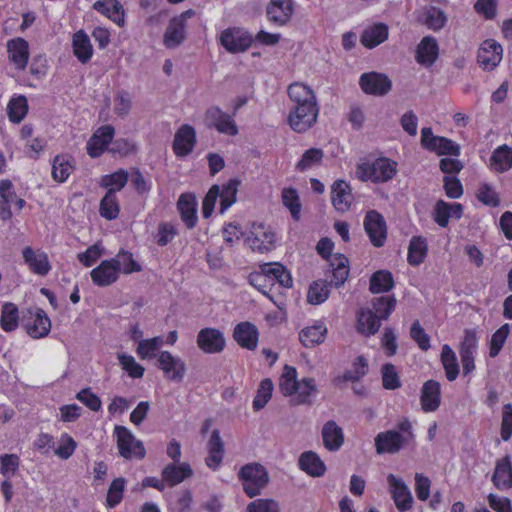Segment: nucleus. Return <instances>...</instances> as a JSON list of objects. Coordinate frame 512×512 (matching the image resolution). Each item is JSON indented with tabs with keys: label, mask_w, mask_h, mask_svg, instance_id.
Masks as SVG:
<instances>
[{
	"label": "nucleus",
	"mask_w": 512,
	"mask_h": 512,
	"mask_svg": "<svg viewBox=\"0 0 512 512\" xmlns=\"http://www.w3.org/2000/svg\"><path fill=\"white\" fill-rule=\"evenodd\" d=\"M381 319L370 309H362L358 313L357 329L367 336L374 335L381 326Z\"/></svg>",
	"instance_id": "nucleus-39"
},
{
	"label": "nucleus",
	"mask_w": 512,
	"mask_h": 512,
	"mask_svg": "<svg viewBox=\"0 0 512 512\" xmlns=\"http://www.w3.org/2000/svg\"><path fill=\"white\" fill-rule=\"evenodd\" d=\"M162 344L160 337H154L147 340H140L137 347V354L141 359H151L155 357L157 350Z\"/></svg>",
	"instance_id": "nucleus-62"
},
{
	"label": "nucleus",
	"mask_w": 512,
	"mask_h": 512,
	"mask_svg": "<svg viewBox=\"0 0 512 512\" xmlns=\"http://www.w3.org/2000/svg\"><path fill=\"white\" fill-rule=\"evenodd\" d=\"M326 334L327 327L324 325V323L317 322L312 326L304 328L300 332L299 338L305 347H314L324 341Z\"/></svg>",
	"instance_id": "nucleus-38"
},
{
	"label": "nucleus",
	"mask_w": 512,
	"mask_h": 512,
	"mask_svg": "<svg viewBox=\"0 0 512 512\" xmlns=\"http://www.w3.org/2000/svg\"><path fill=\"white\" fill-rule=\"evenodd\" d=\"M158 367L161 369L165 377L174 382H181L185 376L186 365L185 362L173 356L168 351L160 352L158 356Z\"/></svg>",
	"instance_id": "nucleus-13"
},
{
	"label": "nucleus",
	"mask_w": 512,
	"mask_h": 512,
	"mask_svg": "<svg viewBox=\"0 0 512 512\" xmlns=\"http://www.w3.org/2000/svg\"><path fill=\"white\" fill-rule=\"evenodd\" d=\"M177 209L185 226L188 229H193L198 222L195 196L190 193L181 194L177 201Z\"/></svg>",
	"instance_id": "nucleus-24"
},
{
	"label": "nucleus",
	"mask_w": 512,
	"mask_h": 512,
	"mask_svg": "<svg viewBox=\"0 0 512 512\" xmlns=\"http://www.w3.org/2000/svg\"><path fill=\"white\" fill-rule=\"evenodd\" d=\"M192 474V468L186 462L168 464L163 468L161 473L163 480L171 487L190 478Z\"/></svg>",
	"instance_id": "nucleus-28"
},
{
	"label": "nucleus",
	"mask_w": 512,
	"mask_h": 512,
	"mask_svg": "<svg viewBox=\"0 0 512 512\" xmlns=\"http://www.w3.org/2000/svg\"><path fill=\"white\" fill-rule=\"evenodd\" d=\"M251 235L245 240L249 248L259 253L269 252L274 248L275 234L265 230L263 224H253Z\"/></svg>",
	"instance_id": "nucleus-15"
},
{
	"label": "nucleus",
	"mask_w": 512,
	"mask_h": 512,
	"mask_svg": "<svg viewBox=\"0 0 512 512\" xmlns=\"http://www.w3.org/2000/svg\"><path fill=\"white\" fill-rule=\"evenodd\" d=\"M25 263L29 266L30 270L41 276L49 273L51 266L48 256L43 251H34L31 247H25L22 251Z\"/></svg>",
	"instance_id": "nucleus-25"
},
{
	"label": "nucleus",
	"mask_w": 512,
	"mask_h": 512,
	"mask_svg": "<svg viewBox=\"0 0 512 512\" xmlns=\"http://www.w3.org/2000/svg\"><path fill=\"white\" fill-rule=\"evenodd\" d=\"M117 358L119 360L122 369L128 373L131 378H142L144 375V367L136 362L135 358L131 355L124 353H118Z\"/></svg>",
	"instance_id": "nucleus-61"
},
{
	"label": "nucleus",
	"mask_w": 512,
	"mask_h": 512,
	"mask_svg": "<svg viewBox=\"0 0 512 512\" xmlns=\"http://www.w3.org/2000/svg\"><path fill=\"white\" fill-rule=\"evenodd\" d=\"M222 46L231 53L246 51L253 42L252 35L239 28H228L221 33Z\"/></svg>",
	"instance_id": "nucleus-12"
},
{
	"label": "nucleus",
	"mask_w": 512,
	"mask_h": 512,
	"mask_svg": "<svg viewBox=\"0 0 512 512\" xmlns=\"http://www.w3.org/2000/svg\"><path fill=\"white\" fill-rule=\"evenodd\" d=\"M292 0H270L266 7V16L276 26L286 25L293 14Z\"/></svg>",
	"instance_id": "nucleus-20"
},
{
	"label": "nucleus",
	"mask_w": 512,
	"mask_h": 512,
	"mask_svg": "<svg viewBox=\"0 0 512 512\" xmlns=\"http://www.w3.org/2000/svg\"><path fill=\"white\" fill-rule=\"evenodd\" d=\"M394 285L392 274L388 271H377L370 278V291L372 293L387 292Z\"/></svg>",
	"instance_id": "nucleus-50"
},
{
	"label": "nucleus",
	"mask_w": 512,
	"mask_h": 512,
	"mask_svg": "<svg viewBox=\"0 0 512 512\" xmlns=\"http://www.w3.org/2000/svg\"><path fill=\"white\" fill-rule=\"evenodd\" d=\"M414 439L412 423L404 419L394 429L380 432L374 442L378 454H396Z\"/></svg>",
	"instance_id": "nucleus-2"
},
{
	"label": "nucleus",
	"mask_w": 512,
	"mask_h": 512,
	"mask_svg": "<svg viewBox=\"0 0 512 512\" xmlns=\"http://www.w3.org/2000/svg\"><path fill=\"white\" fill-rule=\"evenodd\" d=\"M429 151L436 152L439 155L459 156L460 146L451 139L439 136L437 139H432V146Z\"/></svg>",
	"instance_id": "nucleus-54"
},
{
	"label": "nucleus",
	"mask_w": 512,
	"mask_h": 512,
	"mask_svg": "<svg viewBox=\"0 0 512 512\" xmlns=\"http://www.w3.org/2000/svg\"><path fill=\"white\" fill-rule=\"evenodd\" d=\"M491 167L497 172H504L512 167V149L507 145L499 146L490 158Z\"/></svg>",
	"instance_id": "nucleus-45"
},
{
	"label": "nucleus",
	"mask_w": 512,
	"mask_h": 512,
	"mask_svg": "<svg viewBox=\"0 0 512 512\" xmlns=\"http://www.w3.org/2000/svg\"><path fill=\"white\" fill-rule=\"evenodd\" d=\"M321 435L323 445L329 451H338L344 443L343 429L334 420L323 425Z\"/></svg>",
	"instance_id": "nucleus-26"
},
{
	"label": "nucleus",
	"mask_w": 512,
	"mask_h": 512,
	"mask_svg": "<svg viewBox=\"0 0 512 512\" xmlns=\"http://www.w3.org/2000/svg\"><path fill=\"white\" fill-rule=\"evenodd\" d=\"M332 278L328 280L314 281L308 290L307 300L313 305L325 302L330 294L332 286L339 288L346 282L349 276V260L343 254H335L330 264Z\"/></svg>",
	"instance_id": "nucleus-1"
},
{
	"label": "nucleus",
	"mask_w": 512,
	"mask_h": 512,
	"mask_svg": "<svg viewBox=\"0 0 512 512\" xmlns=\"http://www.w3.org/2000/svg\"><path fill=\"white\" fill-rule=\"evenodd\" d=\"M21 323L34 339L47 336L51 330V321L46 312L40 308H29L23 311Z\"/></svg>",
	"instance_id": "nucleus-5"
},
{
	"label": "nucleus",
	"mask_w": 512,
	"mask_h": 512,
	"mask_svg": "<svg viewBox=\"0 0 512 512\" xmlns=\"http://www.w3.org/2000/svg\"><path fill=\"white\" fill-rule=\"evenodd\" d=\"M72 162L69 155H57L52 163V178L58 183L65 182L74 168Z\"/></svg>",
	"instance_id": "nucleus-42"
},
{
	"label": "nucleus",
	"mask_w": 512,
	"mask_h": 512,
	"mask_svg": "<svg viewBox=\"0 0 512 512\" xmlns=\"http://www.w3.org/2000/svg\"><path fill=\"white\" fill-rule=\"evenodd\" d=\"M373 312L381 320H387L390 314L395 310L396 299L394 296H380L372 300Z\"/></svg>",
	"instance_id": "nucleus-51"
},
{
	"label": "nucleus",
	"mask_w": 512,
	"mask_h": 512,
	"mask_svg": "<svg viewBox=\"0 0 512 512\" xmlns=\"http://www.w3.org/2000/svg\"><path fill=\"white\" fill-rule=\"evenodd\" d=\"M439 47L432 36H425L417 46L416 61L425 66H431L438 58Z\"/></svg>",
	"instance_id": "nucleus-30"
},
{
	"label": "nucleus",
	"mask_w": 512,
	"mask_h": 512,
	"mask_svg": "<svg viewBox=\"0 0 512 512\" xmlns=\"http://www.w3.org/2000/svg\"><path fill=\"white\" fill-rule=\"evenodd\" d=\"M318 113L319 108L317 103L294 106L289 113V125L298 133L305 132L316 122Z\"/></svg>",
	"instance_id": "nucleus-8"
},
{
	"label": "nucleus",
	"mask_w": 512,
	"mask_h": 512,
	"mask_svg": "<svg viewBox=\"0 0 512 512\" xmlns=\"http://www.w3.org/2000/svg\"><path fill=\"white\" fill-rule=\"evenodd\" d=\"M129 179L128 171L124 169H118L112 174L105 175L102 177L101 186L104 188H113L117 191H120L125 187Z\"/></svg>",
	"instance_id": "nucleus-58"
},
{
	"label": "nucleus",
	"mask_w": 512,
	"mask_h": 512,
	"mask_svg": "<svg viewBox=\"0 0 512 512\" xmlns=\"http://www.w3.org/2000/svg\"><path fill=\"white\" fill-rule=\"evenodd\" d=\"M195 143V129L188 124H184L175 133L173 150L177 156L184 157L192 152Z\"/></svg>",
	"instance_id": "nucleus-22"
},
{
	"label": "nucleus",
	"mask_w": 512,
	"mask_h": 512,
	"mask_svg": "<svg viewBox=\"0 0 512 512\" xmlns=\"http://www.w3.org/2000/svg\"><path fill=\"white\" fill-rule=\"evenodd\" d=\"M178 234L177 227L171 222H160L154 240L157 245L164 247L172 242Z\"/></svg>",
	"instance_id": "nucleus-56"
},
{
	"label": "nucleus",
	"mask_w": 512,
	"mask_h": 512,
	"mask_svg": "<svg viewBox=\"0 0 512 512\" xmlns=\"http://www.w3.org/2000/svg\"><path fill=\"white\" fill-rule=\"evenodd\" d=\"M299 468L312 477H321L326 472V466L313 451L303 452L298 460Z\"/></svg>",
	"instance_id": "nucleus-34"
},
{
	"label": "nucleus",
	"mask_w": 512,
	"mask_h": 512,
	"mask_svg": "<svg viewBox=\"0 0 512 512\" xmlns=\"http://www.w3.org/2000/svg\"><path fill=\"white\" fill-rule=\"evenodd\" d=\"M239 184L240 182L237 179H230L225 185H223L222 190L219 189L221 214L236 202Z\"/></svg>",
	"instance_id": "nucleus-48"
},
{
	"label": "nucleus",
	"mask_w": 512,
	"mask_h": 512,
	"mask_svg": "<svg viewBox=\"0 0 512 512\" xmlns=\"http://www.w3.org/2000/svg\"><path fill=\"white\" fill-rule=\"evenodd\" d=\"M502 46L493 39L485 40L477 53V60L481 67L493 70L502 60Z\"/></svg>",
	"instance_id": "nucleus-17"
},
{
	"label": "nucleus",
	"mask_w": 512,
	"mask_h": 512,
	"mask_svg": "<svg viewBox=\"0 0 512 512\" xmlns=\"http://www.w3.org/2000/svg\"><path fill=\"white\" fill-rule=\"evenodd\" d=\"M273 383L269 378L263 379L258 387L257 394L253 400V409L259 411L265 407L271 399Z\"/></svg>",
	"instance_id": "nucleus-57"
},
{
	"label": "nucleus",
	"mask_w": 512,
	"mask_h": 512,
	"mask_svg": "<svg viewBox=\"0 0 512 512\" xmlns=\"http://www.w3.org/2000/svg\"><path fill=\"white\" fill-rule=\"evenodd\" d=\"M440 384L434 380H428L421 389V407L425 412H433L440 405Z\"/></svg>",
	"instance_id": "nucleus-32"
},
{
	"label": "nucleus",
	"mask_w": 512,
	"mask_h": 512,
	"mask_svg": "<svg viewBox=\"0 0 512 512\" xmlns=\"http://www.w3.org/2000/svg\"><path fill=\"white\" fill-rule=\"evenodd\" d=\"M93 7L96 11L108 16L118 25H122L124 23L123 7L117 0L97 1L94 3Z\"/></svg>",
	"instance_id": "nucleus-43"
},
{
	"label": "nucleus",
	"mask_w": 512,
	"mask_h": 512,
	"mask_svg": "<svg viewBox=\"0 0 512 512\" xmlns=\"http://www.w3.org/2000/svg\"><path fill=\"white\" fill-rule=\"evenodd\" d=\"M72 44L77 59L83 64L87 63L93 55V47L88 35L83 30L77 31L73 35Z\"/></svg>",
	"instance_id": "nucleus-37"
},
{
	"label": "nucleus",
	"mask_w": 512,
	"mask_h": 512,
	"mask_svg": "<svg viewBox=\"0 0 512 512\" xmlns=\"http://www.w3.org/2000/svg\"><path fill=\"white\" fill-rule=\"evenodd\" d=\"M299 381L297 380V371L294 367L285 365L280 379V390L283 395L290 396L296 393Z\"/></svg>",
	"instance_id": "nucleus-52"
},
{
	"label": "nucleus",
	"mask_w": 512,
	"mask_h": 512,
	"mask_svg": "<svg viewBox=\"0 0 512 512\" xmlns=\"http://www.w3.org/2000/svg\"><path fill=\"white\" fill-rule=\"evenodd\" d=\"M428 252V244L424 237L413 236L408 247V263L412 266L420 265Z\"/></svg>",
	"instance_id": "nucleus-41"
},
{
	"label": "nucleus",
	"mask_w": 512,
	"mask_h": 512,
	"mask_svg": "<svg viewBox=\"0 0 512 512\" xmlns=\"http://www.w3.org/2000/svg\"><path fill=\"white\" fill-rule=\"evenodd\" d=\"M441 362L447 379L449 381H454L459 375V365L455 352L447 344L442 347Z\"/></svg>",
	"instance_id": "nucleus-46"
},
{
	"label": "nucleus",
	"mask_w": 512,
	"mask_h": 512,
	"mask_svg": "<svg viewBox=\"0 0 512 512\" xmlns=\"http://www.w3.org/2000/svg\"><path fill=\"white\" fill-rule=\"evenodd\" d=\"M238 477L242 482L245 494L250 498L260 495L269 482L268 471L259 463L244 465L239 470Z\"/></svg>",
	"instance_id": "nucleus-3"
},
{
	"label": "nucleus",
	"mask_w": 512,
	"mask_h": 512,
	"mask_svg": "<svg viewBox=\"0 0 512 512\" xmlns=\"http://www.w3.org/2000/svg\"><path fill=\"white\" fill-rule=\"evenodd\" d=\"M388 35V26L384 23H376L363 30L360 42L364 47L372 49L386 41Z\"/></svg>",
	"instance_id": "nucleus-33"
},
{
	"label": "nucleus",
	"mask_w": 512,
	"mask_h": 512,
	"mask_svg": "<svg viewBox=\"0 0 512 512\" xmlns=\"http://www.w3.org/2000/svg\"><path fill=\"white\" fill-rule=\"evenodd\" d=\"M492 482L500 490L512 487V463L510 456L507 455L496 461Z\"/></svg>",
	"instance_id": "nucleus-31"
},
{
	"label": "nucleus",
	"mask_w": 512,
	"mask_h": 512,
	"mask_svg": "<svg viewBox=\"0 0 512 512\" xmlns=\"http://www.w3.org/2000/svg\"><path fill=\"white\" fill-rule=\"evenodd\" d=\"M119 210L116 189L110 188L100 201V215L107 220H113L118 217Z\"/></svg>",
	"instance_id": "nucleus-44"
},
{
	"label": "nucleus",
	"mask_w": 512,
	"mask_h": 512,
	"mask_svg": "<svg viewBox=\"0 0 512 512\" xmlns=\"http://www.w3.org/2000/svg\"><path fill=\"white\" fill-rule=\"evenodd\" d=\"M364 229L375 247L384 246L387 239V226L384 217L376 210H370L364 218Z\"/></svg>",
	"instance_id": "nucleus-9"
},
{
	"label": "nucleus",
	"mask_w": 512,
	"mask_h": 512,
	"mask_svg": "<svg viewBox=\"0 0 512 512\" xmlns=\"http://www.w3.org/2000/svg\"><path fill=\"white\" fill-rule=\"evenodd\" d=\"M397 172L396 163L388 158H378L372 163L358 165L356 174L362 181L383 183L391 180Z\"/></svg>",
	"instance_id": "nucleus-4"
},
{
	"label": "nucleus",
	"mask_w": 512,
	"mask_h": 512,
	"mask_svg": "<svg viewBox=\"0 0 512 512\" xmlns=\"http://www.w3.org/2000/svg\"><path fill=\"white\" fill-rule=\"evenodd\" d=\"M205 123L209 128H215L219 133L235 136L238 127L233 115L224 112L218 106H212L205 112Z\"/></svg>",
	"instance_id": "nucleus-10"
},
{
	"label": "nucleus",
	"mask_w": 512,
	"mask_h": 512,
	"mask_svg": "<svg viewBox=\"0 0 512 512\" xmlns=\"http://www.w3.org/2000/svg\"><path fill=\"white\" fill-rule=\"evenodd\" d=\"M296 393L298 404H310L311 398L317 393L315 380L313 378H303L299 381Z\"/></svg>",
	"instance_id": "nucleus-55"
},
{
	"label": "nucleus",
	"mask_w": 512,
	"mask_h": 512,
	"mask_svg": "<svg viewBox=\"0 0 512 512\" xmlns=\"http://www.w3.org/2000/svg\"><path fill=\"white\" fill-rule=\"evenodd\" d=\"M209 455L206 458V464L213 470H216L223 460L224 443L220 437L219 430L212 431L207 444Z\"/></svg>",
	"instance_id": "nucleus-35"
},
{
	"label": "nucleus",
	"mask_w": 512,
	"mask_h": 512,
	"mask_svg": "<svg viewBox=\"0 0 512 512\" xmlns=\"http://www.w3.org/2000/svg\"><path fill=\"white\" fill-rule=\"evenodd\" d=\"M119 275V261L115 259L103 260L99 266L90 272L93 283L105 287L117 281Z\"/></svg>",
	"instance_id": "nucleus-18"
},
{
	"label": "nucleus",
	"mask_w": 512,
	"mask_h": 512,
	"mask_svg": "<svg viewBox=\"0 0 512 512\" xmlns=\"http://www.w3.org/2000/svg\"><path fill=\"white\" fill-rule=\"evenodd\" d=\"M10 61L19 70H24L29 60L28 42L23 38L9 40L7 43Z\"/></svg>",
	"instance_id": "nucleus-29"
},
{
	"label": "nucleus",
	"mask_w": 512,
	"mask_h": 512,
	"mask_svg": "<svg viewBox=\"0 0 512 512\" xmlns=\"http://www.w3.org/2000/svg\"><path fill=\"white\" fill-rule=\"evenodd\" d=\"M477 348L476 333L472 330H466L459 350L464 375L470 374L475 369L474 358Z\"/></svg>",
	"instance_id": "nucleus-21"
},
{
	"label": "nucleus",
	"mask_w": 512,
	"mask_h": 512,
	"mask_svg": "<svg viewBox=\"0 0 512 512\" xmlns=\"http://www.w3.org/2000/svg\"><path fill=\"white\" fill-rule=\"evenodd\" d=\"M115 134L114 127L111 125L101 126L88 140L87 153L92 158L101 156L108 150Z\"/></svg>",
	"instance_id": "nucleus-14"
},
{
	"label": "nucleus",
	"mask_w": 512,
	"mask_h": 512,
	"mask_svg": "<svg viewBox=\"0 0 512 512\" xmlns=\"http://www.w3.org/2000/svg\"><path fill=\"white\" fill-rule=\"evenodd\" d=\"M387 482L391 489L392 498L395 502L397 509L400 512H405L412 507L413 497L408 486L403 480L397 478L393 474L387 476Z\"/></svg>",
	"instance_id": "nucleus-19"
},
{
	"label": "nucleus",
	"mask_w": 512,
	"mask_h": 512,
	"mask_svg": "<svg viewBox=\"0 0 512 512\" xmlns=\"http://www.w3.org/2000/svg\"><path fill=\"white\" fill-rule=\"evenodd\" d=\"M125 483L126 481L122 477L116 478L112 481L106 496L107 507L114 508L121 502L123 498Z\"/></svg>",
	"instance_id": "nucleus-60"
},
{
	"label": "nucleus",
	"mask_w": 512,
	"mask_h": 512,
	"mask_svg": "<svg viewBox=\"0 0 512 512\" xmlns=\"http://www.w3.org/2000/svg\"><path fill=\"white\" fill-rule=\"evenodd\" d=\"M283 205L290 211L291 217L298 221L301 213V202L295 188H284L281 193Z\"/></svg>",
	"instance_id": "nucleus-49"
},
{
	"label": "nucleus",
	"mask_w": 512,
	"mask_h": 512,
	"mask_svg": "<svg viewBox=\"0 0 512 512\" xmlns=\"http://www.w3.org/2000/svg\"><path fill=\"white\" fill-rule=\"evenodd\" d=\"M359 85L365 94L384 96L392 89V82L386 74L379 72L363 73Z\"/></svg>",
	"instance_id": "nucleus-11"
},
{
	"label": "nucleus",
	"mask_w": 512,
	"mask_h": 512,
	"mask_svg": "<svg viewBox=\"0 0 512 512\" xmlns=\"http://www.w3.org/2000/svg\"><path fill=\"white\" fill-rule=\"evenodd\" d=\"M288 96L294 106L316 104V96L313 90L303 83L295 82L288 87Z\"/></svg>",
	"instance_id": "nucleus-36"
},
{
	"label": "nucleus",
	"mask_w": 512,
	"mask_h": 512,
	"mask_svg": "<svg viewBox=\"0 0 512 512\" xmlns=\"http://www.w3.org/2000/svg\"><path fill=\"white\" fill-rule=\"evenodd\" d=\"M233 338L242 348L255 350L258 344L259 332L253 323L240 322L234 328Z\"/></svg>",
	"instance_id": "nucleus-23"
},
{
	"label": "nucleus",
	"mask_w": 512,
	"mask_h": 512,
	"mask_svg": "<svg viewBox=\"0 0 512 512\" xmlns=\"http://www.w3.org/2000/svg\"><path fill=\"white\" fill-rule=\"evenodd\" d=\"M197 345L205 353H220L225 347L224 334L216 328H203L197 335Z\"/></svg>",
	"instance_id": "nucleus-16"
},
{
	"label": "nucleus",
	"mask_w": 512,
	"mask_h": 512,
	"mask_svg": "<svg viewBox=\"0 0 512 512\" xmlns=\"http://www.w3.org/2000/svg\"><path fill=\"white\" fill-rule=\"evenodd\" d=\"M447 21L445 13L434 6H431L426 11L425 25L434 31L442 29Z\"/></svg>",
	"instance_id": "nucleus-63"
},
{
	"label": "nucleus",
	"mask_w": 512,
	"mask_h": 512,
	"mask_svg": "<svg viewBox=\"0 0 512 512\" xmlns=\"http://www.w3.org/2000/svg\"><path fill=\"white\" fill-rule=\"evenodd\" d=\"M18 308L13 303H5L1 312V327L6 332L15 330L18 326Z\"/></svg>",
	"instance_id": "nucleus-53"
},
{
	"label": "nucleus",
	"mask_w": 512,
	"mask_h": 512,
	"mask_svg": "<svg viewBox=\"0 0 512 512\" xmlns=\"http://www.w3.org/2000/svg\"><path fill=\"white\" fill-rule=\"evenodd\" d=\"M324 153L319 148H310L306 150L300 161L296 164V169L304 172L315 165H319L322 162Z\"/></svg>",
	"instance_id": "nucleus-59"
},
{
	"label": "nucleus",
	"mask_w": 512,
	"mask_h": 512,
	"mask_svg": "<svg viewBox=\"0 0 512 512\" xmlns=\"http://www.w3.org/2000/svg\"><path fill=\"white\" fill-rule=\"evenodd\" d=\"M353 196L350 186L344 180L334 182L331 187V201L339 212H346L352 204Z\"/></svg>",
	"instance_id": "nucleus-27"
},
{
	"label": "nucleus",
	"mask_w": 512,
	"mask_h": 512,
	"mask_svg": "<svg viewBox=\"0 0 512 512\" xmlns=\"http://www.w3.org/2000/svg\"><path fill=\"white\" fill-rule=\"evenodd\" d=\"M262 270L267 273L269 279H271L272 284L274 282L279 283L282 287L291 288L293 285V280L290 272L280 263H266L262 265Z\"/></svg>",
	"instance_id": "nucleus-40"
},
{
	"label": "nucleus",
	"mask_w": 512,
	"mask_h": 512,
	"mask_svg": "<svg viewBox=\"0 0 512 512\" xmlns=\"http://www.w3.org/2000/svg\"><path fill=\"white\" fill-rule=\"evenodd\" d=\"M114 435L117 438V447L120 455L125 459H143L146 451L142 441L137 440L133 433L125 426L116 425Z\"/></svg>",
	"instance_id": "nucleus-6"
},
{
	"label": "nucleus",
	"mask_w": 512,
	"mask_h": 512,
	"mask_svg": "<svg viewBox=\"0 0 512 512\" xmlns=\"http://www.w3.org/2000/svg\"><path fill=\"white\" fill-rule=\"evenodd\" d=\"M28 112V102L24 95H19L10 99L7 105L9 120L13 123H20Z\"/></svg>",
	"instance_id": "nucleus-47"
},
{
	"label": "nucleus",
	"mask_w": 512,
	"mask_h": 512,
	"mask_svg": "<svg viewBox=\"0 0 512 512\" xmlns=\"http://www.w3.org/2000/svg\"><path fill=\"white\" fill-rule=\"evenodd\" d=\"M195 15V11L188 9L180 15L173 17L163 35V43L166 48L173 49L181 45L185 38V29L188 19Z\"/></svg>",
	"instance_id": "nucleus-7"
},
{
	"label": "nucleus",
	"mask_w": 512,
	"mask_h": 512,
	"mask_svg": "<svg viewBox=\"0 0 512 512\" xmlns=\"http://www.w3.org/2000/svg\"><path fill=\"white\" fill-rule=\"evenodd\" d=\"M247 512H280L279 504L274 499H256L250 502L246 508Z\"/></svg>",
	"instance_id": "nucleus-64"
}]
</instances>
